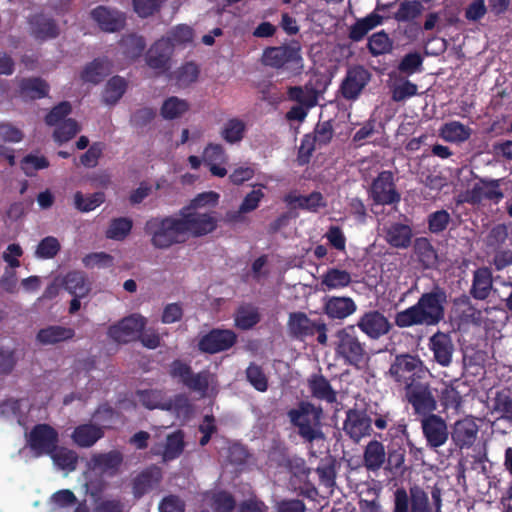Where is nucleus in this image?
<instances>
[{
  "mask_svg": "<svg viewBox=\"0 0 512 512\" xmlns=\"http://www.w3.org/2000/svg\"><path fill=\"white\" fill-rule=\"evenodd\" d=\"M445 301L446 296L443 292L433 291L425 293L415 305L395 314V324L399 328H408L416 325H436L444 318Z\"/></svg>",
  "mask_w": 512,
  "mask_h": 512,
  "instance_id": "obj_1",
  "label": "nucleus"
},
{
  "mask_svg": "<svg viewBox=\"0 0 512 512\" xmlns=\"http://www.w3.org/2000/svg\"><path fill=\"white\" fill-rule=\"evenodd\" d=\"M144 231L157 249H168L187 241L181 217H152L146 221Z\"/></svg>",
  "mask_w": 512,
  "mask_h": 512,
  "instance_id": "obj_2",
  "label": "nucleus"
},
{
  "mask_svg": "<svg viewBox=\"0 0 512 512\" xmlns=\"http://www.w3.org/2000/svg\"><path fill=\"white\" fill-rule=\"evenodd\" d=\"M333 345L336 354L342 357L346 363L359 369L367 365L369 355L355 334L353 326L338 330L335 333Z\"/></svg>",
  "mask_w": 512,
  "mask_h": 512,
  "instance_id": "obj_3",
  "label": "nucleus"
},
{
  "mask_svg": "<svg viewBox=\"0 0 512 512\" xmlns=\"http://www.w3.org/2000/svg\"><path fill=\"white\" fill-rule=\"evenodd\" d=\"M262 63L274 69L299 72L302 68L299 43L294 41L290 44L265 48L262 54Z\"/></svg>",
  "mask_w": 512,
  "mask_h": 512,
  "instance_id": "obj_4",
  "label": "nucleus"
},
{
  "mask_svg": "<svg viewBox=\"0 0 512 512\" xmlns=\"http://www.w3.org/2000/svg\"><path fill=\"white\" fill-rule=\"evenodd\" d=\"M429 374V370L417 357L411 355L397 356L389 369V375L396 382L404 384L408 389L415 385L416 379H423Z\"/></svg>",
  "mask_w": 512,
  "mask_h": 512,
  "instance_id": "obj_5",
  "label": "nucleus"
},
{
  "mask_svg": "<svg viewBox=\"0 0 512 512\" xmlns=\"http://www.w3.org/2000/svg\"><path fill=\"white\" fill-rule=\"evenodd\" d=\"M291 422L299 428V434L306 440H313L320 436L314 429L320 423V409H316L309 402H301L298 409H292L288 413Z\"/></svg>",
  "mask_w": 512,
  "mask_h": 512,
  "instance_id": "obj_6",
  "label": "nucleus"
},
{
  "mask_svg": "<svg viewBox=\"0 0 512 512\" xmlns=\"http://www.w3.org/2000/svg\"><path fill=\"white\" fill-rule=\"evenodd\" d=\"M59 442V434L55 428L46 423H40L31 429L27 443L35 456L50 455Z\"/></svg>",
  "mask_w": 512,
  "mask_h": 512,
  "instance_id": "obj_7",
  "label": "nucleus"
},
{
  "mask_svg": "<svg viewBox=\"0 0 512 512\" xmlns=\"http://www.w3.org/2000/svg\"><path fill=\"white\" fill-rule=\"evenodd\" d=\"M169 374L192 391L206 392L209 387V371L194 373L191 366L180 359L172 361Z\"/></svg>",
  "mask_w": 512,
  "mask_h": 512,
  "instance_id": "obj_8",
  "label": "nucleus"
},
{
  "mask_svg": "<svg viewBox=\"0 0 512 512\" xmlns=\"http://www.w3.org/2000/svg\"><path fill=\"white\" fill-rule=\"evenodd\" d=\"M180 215L185 237H187V234L193 237H202L212 233L217 228L218 221L211 213L192 211L189 207H185L180 211Z\"/></svg>",
  "mask_w": 512,
  "mask_h": 512,
  "instance_id": "obj_9",
  "label": "nucleus"
},
{
  "mask_svg": "<svg viewBox=\"0 0 512 512\" xmlns=\"http://www.w3.org/2000/svg\"><path fill=\"white\" fill-rule=\"evenodd\" d=\"M507 182L505 179H480L473 185L471 190L468 191V201L471 203H481L483 201H490L498 204L504 198V190Z\"/></svg>",
  "mask_w": 512,
  "mask_h": 512,
  "instance_id": "obj_10",
  "label": "nucleus"
},
{
  "mask_svg": "<svg viewBox=\"0 0 512 512\" xmlns=\"http://www.w3.org/2000/svg\"><path fill=\"white\" fill-rule=\"evenodd\" d=\"M146 326V318L132 314L109 326L107 335L117 343H128L136 338Z\"/></svg>",
  "mask_w": 512,
  "mask_h": 512,
  "instance_id": "obj_11",
  "label": "nucleus"
},
{
  "mask_svg": "<svg viewBox=\"0 0 512 512\" xmlns=\"http://www.w3.org/2000/svg\"><path fill=\"white\" fill-rule=\"evenodd\" d=\"M237 335L233 330L214 328L203 335L198 342V349L207 354H216L233 347Z\"/></svg>",
  "mask_w": 512,
  "mask_h": 512,
  "instance_id": "obj_12",
  "label": "nucleus"
},
{
  "mask_svg": "<svg viewBox=\"0 0 512 512\" xmlns=\"http://www.w3.org/2000/svg\"><path fill=\"white\" fill-rule=\"evenodd\" d=\"M90 18L106 33L120 32L126 25V15L116 8L98 5L90 11Z\"/></svg>",
  "mask_w": 512,
  "mask_h": 512,
  "instance_id": "obj_13",
  "label": "nucleus"
},
{
  "mask_svg": "<svg viewBox=\"0 0 512 512\" xmlns=\"http://www.w3.org/2000/svg\"><path fill=\"white\" fill-rule=\"evenodd\" d=\"M357 327L370 339L377 340L389 333L392 324L388 318L377 310L365 312L359 318Z\"/></svg>",
  "mask_w": 512,
  "mask_h": 512,
  "instance_id": "obj_14",
  "label": "nucleus"
},
{
  "mask_svg": "<svg viewBox=\"0 0 512 512\" xmlns=\"http://www.w3.org/2000/svg\"><path fill=\"white\" fill-rule=\"evenodd\" d=\"M407 399L416 414L430 415L437 408V402L427 384H415L407 389Z\"/></svg>",
  "mask_w": 512,
  "mask_h": 512,
  "instance_id": "obj_15",
  "label": "nucleus"
},
{
  "mask_svg": "<svg viewBox=\"0 0 512 512\" xmlns=\"http://www.w3.org/2000/svg\"><path fill=\"white\" fill-rule=\"evenodd\" d=\"M410 512H442V496L439 488L434 487L431 491L432 502L428 494L417 485L410 487Z\"/></svg>",
  "mask_w": 512,
  "mask_h": 512,
  "instance_id": "obj_16",
  "label": "nucleus"
},
{
  "mask_svg": "<svg viewBox=\"0 0 512 512\" xmlns=\"http://www.w3.org/2000/svg\"><path fill=\"white\" fill-rule=\"evenodd\" d=\"M345 433L355 442L370 435L371 419L363 410H349L344 421Z\"/></svg>",
  "mask_w": 512,
  "mask_h": 512,
  "instance_id": "obj_17",
  "label": "nucleus"
},
{
  "mask_svg": "<svg viewBox=\"0 0 512 512\" xmlns=\"http://www.w3.org/2000/svg\"><path fill=\"white\" fill-rule=\"evenodd\" d=\"M423 434L432 448L444 445L448 439V429L445 421L435 414L425 416L421 421Z\"/></svg>",
  "mask_w": 512,
  "mask_h": 512,
  "instance_id": "obj_18",
  "label": "nucleus"
},
{
  "mask_svg": "<svg viewBox=\"0 0 512 512\" xmlns=\"http://www.w3.org/2000/svg\"><path fill=\"white\" fill-rule=\"evenodd\" d=\"M371 195L379 204H392L399 201L400 196L395 190L393 174L390 171L381 172L374 180Z\"/></svg>",
  "mask_w": 512,
  "mask_h": 512,
  "instance_id": "obj_19",
  "label": "nucleus"
},
{
  "mask_svg": "<svg viewBox=\"0 0 512 512\" xmlns=\"http://www.w3.org/2000/svg\"><path fill=\"white\" fill-rule=\"evenodd\" d=\"M428 346L440 366L448 367L452 363L455 349L449 334L438 331L429 338Z\"/></svg>",
  "mask_w": 512,
  "mask_h": 512,
  "instance_id": "obj_20",
  "label": "nucleus"
},
{
  "mask_svg": "<svg viewBox=\"0 0 512 512\" xmlns=\"http://www.w3.org/2000/svg\"><path fill=\"white\" fill-rule=\"evenodd\" d=\"M162 481V471L152 465L137 474L132 480V493L135 499L142 498L145 494L159 486Z\"/></svg>",
  "mask_w": 512,
  "mask_h": 512,
  "instance_id": "obj_21",
  "label": "nucleus"
},
{
  "mask_svg": "<svg viewBox=\"0 0 512 512\" xmlns=\"http://www.w3.org/2000/svg\"><path fill=\"white\" fill-rule=\"evenodd\" d=\"M28 23L31 29V36L38 41L55 39L60 34V28L55 19L43 13L32 15Z\"/></svg>",
  "mask_w": 512,
  "mask_h": 512,
  "instance_id": "obj_22",
  "label": "nucleus"
},
{
  "mask_svg": "<svg viewBox=\"0 0 512 512\" xmlns=\"http://www.w3.org/2000/svg\"><path fill=\"white\" fill-rule=\"evenodd\" d=\"M49 84L40 77H26L18 81L17 96L23 101H35L48 96Z\"/></svg>",
  "mask_w": 512,
  "mask_h": 512,
  "instance_id": "obj_23",
  "label": "nucleus"
},
{
  "mask_svg": "<svg viewBox=\"0 0 512 512\" xmlns=\"http://www.w3.org/2000/svg\"><path fill=\"white\" fill-rule=\"evenodd\" d=\"M185 434L182 430H176L167 435L164 445H155L151 452L153 455H159L163 461L168 462L177 459L183 453L185 448Z\"/></svg>",
  "mask_w": 512,
  "mask_h": 512,
  "instance_id": "obj_24",
  "label": "nucleus"
},
{
  "mask_svg": "<svg viewBox=\"0 0 512 512\" xmlns=\"http://www.w3.org/2000/svg\"><path fill=\"white\" fill-rule=\"evenodd\" d=\"M123 454L119 450H111L106 453H97L91 457L93 469L110 477L116 476L123 464Z\"/></svg>",
  "mask_w": 512,
  "mask_h": 512,
  "instance_id": "obj_25",
  "label": "nucleus"
},
{
  "mask_svg": "<svg viewBox=\"0 0 512 512\" xmlns=\"http://www.w3.org/2000/svg\"><path fill=\"white\" fill-rule=\"evenodd\" d=\"M478 434V426L475 419L465 417L454 424L452 439L461 448L474 444Z\"/></svg>",
  "mask_w": 512,
  "mask_h": 512,
  "instance_id": "obj_26",
  "label": "nucleus"
},
{
  "mask_svg": "<svg viewBox=\"0 0 512 512\" xmlns=\"http://www.w3.org/2000/svg\"><path fill=\"white\" fill-rule=\"evenodd\" d=\"M171 53L172 48L166 41H156L146 54V63L153 70L165 72L169 68Z\"/></svg>",
  "mask_w": 512,
  "mask_h": 512,
  "instance_id": "obj_27",
  "label": "nucleus"
},
{
  "mask_svg": "<svg viewBox=\"0 0 512 512\" xmlns=\"http://www.w3.org/2000/svg\"><path fill=\"white\" fill-rule=\"evenodd\" d=\"M369 79L368 72L362 67H354L350 69L342 84L343 96L347 99H355L358 97Z\"/></svg>",
  "mask_w": 512,
  "mask_h": 512,
  "instance_id": "obj_28",
  "label": "nucleus"
},
{
  "mask_svg": "<svg viewBox=\"0 0 512 512\" xmlns=\"http://www.w3.org/2000/svg\"><path fill=\"white\" fill-rule=\"evenodd\" d=\"M75 336V330L61 325H50L40 329L36 334V341L41 345H55L71 340Z\"/></svg>",
  "mask_w": 512,
  "mask_h": 512,
  "instance_id": "obj_29",
  "label": "nucleus"
},
{
  "mask_svg": "<svg viewBox=\"0 0 512 512\" xmlns=\"http://www.w3.org/2000/svg\"><path fill=\"white\" fill-rule=\"evenodd\" d=\"M385 240L395 248H407L411 243L412 230L402 223H391L383 227Z\"/></svg>",
  "mask_w": 512,
  "mask_h": 512,
  "instance_id": "obj_30",
  "label": "nucleus"
},
{
  "mask_svg": "<svg viewBox=\"0 0 512 512\" xmlns=\"http://www.w3.org/2000/svg\"><path fill=\"white\" fill-rule=\"evenodd\" d=\"M71 437L77 446L89 448L104 437V431L101 427L91 423L81 424L75 427Z\"/></svg>",
  "mask_w": 512,
  "mask_h": 512,
  "instance_id": "obj_31",
  "label": "nucleus"
},
{
  "mask_svg": "<svg viewBox=\"0 0 512 512\" xmlns=\"http://www.w3.org/2000/svg\"><path fill=\"white\" fill-rule=\"evenodd\" d=\"M289 330L296 337H305L320 333V324L311 321L303 312L291 313L288 321Z\"/></svg>",
  "mask_w": 512,
  "mask_h": 512,
  "instance_id": "obj_32",
  "label": "nucleus"
},
{
  "mask_svg": "<svg viewBox=\"0 0 512 512\" xmlns=\"http://www.w3.org/2000/svg\"><path fill=\"white\" fill-rule=\"evenodd\" d=\"M471 134V128L459 121L447 122L439 129V136L444 141L456 144L467 141Z\"/></svg>",
  "mask_w": 512,
  "mask_h": 512,
  "instance_id": "obj_33",
  "label": "nucleus"
},
{
  "mask_svg": "<svg viewBox=\"0 0 512 512\" xmlns=\"http://www.w3.org/2000/svg\"><path fill=\"white\" fill-rule=\"evenodd\" d=\"M355 310L354 301L348 297H333L325 305V311L331 318L344 319L353 314Z\"/></svg>",
  "mask_w": 512,
  "mask_h": 512,
  "instance_id": "obj_34",
  "label": "nucleus"
},
{
  "mask_svg": "<svg viewBox=\"0 0 512 512\" xmlns=\"http://www.w3.org/2000/svg\"><path fill=\"white\" fill-rule=\"evenodd\" d=\"M260 319L258 308L251 304L239 306L234 314L235 326L241 330L252 329Z\"/></svg>",
  "mask_w": 512,
  "mask_h": 512,
  "instance_id": "obj_35",
  "label": "nucleus"
},
{
  "mask_svg": "<svg viewBox=\"0 0 512 512\" xmlns=\"http://www.w3.org/2000/svg\"><path fill=\"white\" fill-rule=\"evenodd\" d=\"M64 288L73 296L85 297L90 292V283L80 271H71L63 280Z\"/></svg>",
  "mask_w": 512,
  "mask_h": 512,
  "instance_id": "obj_36",
  "label": "nucleus"
},
{
  "mask_svg": "<svg viewBox=\"0 0 512 512\" xmlns=\"http://www.w3.org/2000/svg\"><path fill=\"white\" fill-rule=\"evenodd\" d=\"M386 452L384 445L379 441H370L364 451V464L368 470H378L384 464Z\"/></svg>",
  "mask_w": 512,
  "mask_h": 512,
  "instance_id": "obj_37",
  "label": "nucleus"
},
{
  "mask_svg": "<svg viewBox=\"0 0 512 512\" xmlns=\"http://www.w3.org/2000/svg\"><path fill=\"white\" fill-rule=\"evenodd\" d=\"M109 74L107 61L96 58L88 63L81 72V79L84 82L93 84L100 83Z\"/></svg>",
  "mask_w": 512,
  "mask_h": 512,
  "instance_id": "obj_38",
  "label": "nucleus"
},
{
  "mask_svg": "<svg viewBox=\"0 0 512 512\" xmlns=\"http://www.w3.org/2000/svg\"><path fill=\"white\" fill-rule=\"evenodd\" d=\"M127 88V83L120 76H113L108 80L103 91V102L109 105L116 104L123 96Z\"/></svg>",
  "mask_w": 512,
  "mask_h": 512,
  "instance_id": "obj_39",
  "label": "nucleus"
},
{
  "mask_svg": "<svg viewBox=\"0 0 512 512\" xmlns=\"http://www.w3.org/2000/svg\"><path fill=\"white\" fill-rule=\"evenodd\" d=\"M189 108L190 105L186 100L171 96L163 102L160 112L164 119L173 120L184 115Z\"/></svg>",
  "mask_w": 512,
  "mask_h": 512,
  "instance_id": "obj_40",
  "label": "nucleus"
},
{
  "mask_svg": "<svg viewBox=\"0 0 512 512\" xmlns=\"http://www.w3.org/2000/svg\"><path fill=\"white\" fill-rule=\"evenodd\" d=\"M121 413L115 410L109 403L100 404L93 413V419L102 429H111L121 418Z\"/></svg>",
  "mask_w": 512,
  "mask_h": 512,
  "instance_id": "obj_41",
  "label": "nucleus"
},
{
  "mask_svg": "<svg viewBox=\"0 0 512 512\" xmlns=\"http://www.w3.org/2000/svg\"><path fill=\"white\" fill-rule=\"evenodd\" d=\"M54 464L62 470L74 471L78 463V455L75 451L66 447L56 446L53 453L49 455Z\"/></svg>",
  "mask_w": 512,
  "mask_h": 512,
  "instance_id": "obj_42",
  "label": "nucleus"
},
{
  "mask_svg": "<svg viewBox=\"0 0 512 512\" xmlns=\"http://www.w3.org/2000/svg\"><path fill=\"white\" fill-rule=\"evenodd\" d=\"M492 288L491 272L487 268H480L474 274L472 294L477 299L488 297Z\"/></svg>",
  "mask_w": 512,
  "mask_h": 512,
  "instance_id": "obj_43",
  "label": "nucleus"
},
{
  "mask_svg": "<svg viewBox=\"0 0 512 512\" xmlns=\"http://www.w3.org/2000/svg\"><path fill=\"white\" fill-rule=\"evenodd\" d=\"M245 130L246 125L242 120L232 118L224 124L220 134L224 141L235 144L244 138Z\"/></svg>",
  "mask_w": 512,
  "mask_h": 512,
  "instance_id": "obj_44",
  "label": "nucleus"
},
{
  "mask_svg": "<svg viewBox=\"0 0 512 512\" xmlns=\"http://www.w3.org/2000/svg\"><path fill=\"white\" fill-rule=\"evenodd\" d=\"M284 200L291 207L317 211V208L320 206V192H313L308 196L289 193L285 196Z\"/></svg>",
  "mask_w": 512,
  "mask_h": 512,
  "instance_id": "obj_45",
  "label": "nucleus"
},
{
  "mask_svg": "<svg viewBox=\"0 0 512 512\" xmlns=\"http://www.w3.org/2000/svg\"><path fill=\"white\" fill-rule=\"evenodd\" d=\"M320 134V121H318L314 128V134H306L298 150L297 163L304 166L310 162V157L315 150L317 134Z\"/></svg>",
  "mask_w": 512,
  "mask_h": 512,
  "instance_id": "obj_46",
  "label": "nucleus"
},
{
  "mask_svg": "<svg viewBox=\"0 0 512 512\" xmlns=\"http://www.w3.org/2000/svg\"><path fill=\"white\" fill-rule=\"evenodd\" d=\"M104 201L105 193L102 191L94 192L86 197L80 191L74 194V205L81 212H90L99 207Z\"/></svg>",
  "mask_w": 512,
  "mask_h": 512,
  "instance_id": "obj_47",
  "label": "nucleus"
},
{
  "mask_svg": "<svg viewBox=\"0 0 512 512\" xmlns=\"http://www.w3.org/2000/svg\"><path fill=\"white\" fill-rule=\"evenodd\" d=\"M132 226L133 222L129 218H114L111 220L105 235L108 239L121 241L130 234Z\"/></svg>",
  "mask_w": 512,
  "mask_h": 512,
  "instance_id": "obj_48",
  "label": "nucleus"
},
{
  "mask_svg": "<svg viewBox=\"0 0 512 512\" xmlns=\"http://www.w3.org/2000/svg\"><path fill=\"white\" fill-rule=\"evenodd\" d=\"M213 512H233L236 508L235 497L226 490L214 492L210 498Z\"/></svg>",
  "mask_w": 512,
  "mask_h": 512,
  "instance_id": "obj_49",
  "label": "nucleus"
},
{
  "mask_svg": "<svg viewBox=\"0 0 512 512\" xmlns=\"http://www.w3.org/2000/svg\"><path fill=\"white\" fill-rule=\"evenodd\" d=\"M120 45L126 57L135 59L142 55L146 47V42L142 36L129 34L121 39Z\"/></svg>",
  "mask_w": 512,
  "mask_h": 512,
  "instance_id": "obj_50",
  "label": "nucleus"
},
{
  "mask_svg": "<svg viewBox=\"0 0 512 512\" xmlns=\"http://www.w3.org/2000/svg\"><path fill=\"white\" fill-rule=\"evenodd\" d=\"M382 23V17L377 14H370L367 17L357 21L350 32V37L355 40H361L371 29Z\"/></svg>",
  "mask_w": 512,
  "mask_h": 512,
  "instance_id": "obj_51",
  "label": "nucleus"
},
{
  "mask_svg": "<svg viewBox=\"0 0 512 512\" xmlns=\"http://www.w3.org/2000/svg\"><path fill=\"white\" fill-rule=\"evenodd\" d=\"M423 11L422 4L417 0H405L400 3L394 18L399 22H407L417 18Z\"/></svg>",
  "mask_w": 512,
  "mask_h": 512,
  "instance_id": "obj_52",
  "label": "nucleus"
},
{
  "mask_svg": "<svg viewBox=\"0 0 512 512\" xmlns=\"http://www.w3.org/2000/svg\"><path fill=\"white\" fill-rule=\"evenodd\" d=\"M440 401L445 408L457 409L460 406L462 398L457 381L444 384V388L440 392Z\"/></svg>",
  "mask_w": 512,
  "mask_h": 512,
  "instance_id": "obj_53",
  "label": "nucleus"
},
{
  "mask_svg": "<svg viewBox=\"0 0 512 512\" xmlns=\"http://www.w3.org/2000/svg\"><path fill=\"white\" fill-rule=\"evenodd\" d=\"M80 130L76 120L68 118L62 121L54 130L53 137L56 142L62 144L71 140Z\"/></svg>",
  "mask_w": 512,
  "mask_h": 512,
  "instance_id": "obj_54",
  "label": "nucleus"
},
{
  "mask_svg": "<svg viewBox=\"0 0 512 512\" xmlns=\"http://www.w3.org/2000/svg\"><path fill=\"white\" fill-rule=\"evenodd\" d=\"M49 165V160L45 156L35 154H28L21 161V169L28 177L34 176L36 171L46 169Z\"/></svg>",
  "mask_w": 512,
  "mask_h": 512,
  "instance_id": "obj_55",
  "label": "nucleus"
},
{
  "mask_svg": "<svg viewBox=\"0 0 512 512\" xmlns=\"http://www.w3.org/2000/svg\"><path fill=\"white\" fill-rule=\"evenodd\" d=\"M199 76V68L193 62H187L175 71V79L179 86L186 87L195 82Z\"/></svg>",
  "mask_w": 512,
  "mask_h": 512,
  "instance_id": "obj_56",
  "label": "nucleus"
},
{
  "mask_svg": "<svg viewBox=\"0 0 512 512\" xmlns=\"http://www.w3.org/2000/svg\"><path fill=\"white\" fill-rule=\"evenodd\" d=\"M246 378L257 391L265 392L268 389L267 377L259 365L250 363L246 369Z\"/></svg>",
  "mask_w": 512,
  "mask_h": 512,
  "instance_id": "obj_57",
  "label": "nucleus"
},
{
  "mask_svg": "<svg viewBox=\"0 0 512 512\" xmlns=\"http://www.w3.org/2000/svg\"><path fill=\"white\" fill-rule=\"evenodd\" d=\"M351 281L350 274L345 270L331 269L322 278V284L328 288L338 289L347 286Z\"/></svg>",
  "mask_w": 512,
  "mask_h": 512,
  "instance_id": "obj_58",
  "label": "nucleus"
},
{
  "mask_svg": "<svg viewBox=\"0 0 512 512\" xmlns=\"http://www.w3.org/2000/svg\"><path fill=\"white\" fill-rule=\"evenodd\" d=\"M82 262L86 268H109L113 266L114 258L106 252H93L83 257Z\"/></svg>",
  "mask_w": 512,
  "mask_h": 512,
  "instance_id": "obj_59",
  "label": "nucleus"
},
{
  "mask_svg": "<svg viewBox=\"0 0 512 512\" xmlns=\"http://www.w3.org/2000/svg\"><path fill=\"white\" fill-rule=\"evenodd\" d=\"M287 94L290 100L298 102L299 105L311 108L316 105L318 91H314V93L311 94L308 91H304L300 86H292L288 88Z\"/></svg>",
  "mask_w": 512,
  "mask_h": 512,
  "instance_id": "obj_60",
  "label": "nucleus"
},
{
  "mask_svg": "<svg viewBox=\"0 0 512 512\" xmlns=\"http://www.w3.org/2000/svg\"><path fill=\"white\" fill-rule=\"evenodd\" d=\"M369 50L374 55L387 53L392 48V42L388 35L381 31L373 34L368 42Z\"/></svg>",
  "mask_w": 512,
  "mask_h": 512,
  "instance_id": "obj_61",
  "label": "nucleus"
},
{
  "mask_svg": "<svg viewBox=\"0 0 512 512\" xmlns=\"http://www.w3.org/2000/svg\"><path fill=\"white\" fill-rule=\"evenodd\" d=\"M60 251V243L57 238L47 236L43 238L36 249V255L42 259H51Z\"/></svg>",
  "mask_w": 512,
  "mask_h": 512,
  "instance_id": "obj_62",
  "label": "nucleus"
},
{
  "mask_svg": "<svg viewBox=\"0 0 512 512\" xmlns=\"http://www.w3.org/2000/svg\"><path fill=\"white\" fill-rule=\"evenodd\" d=\"M203 160L208 166L223 164L227 160V155L221 144L209 143L203 151Z\"/></svg>",
  "mask_w": 512,
  "mask_h": 512,
  "instance_id": "obj_63",
  "label": "nucleus"
},
{
  "mask_svg": "<svg viewBox=\"0 0 512 512\" xmlns=\"http://www.w3.org/2000/svg\"><path fill=\"white\" fill-rule=\"evenodd\" d=\"M493 411L499 418L512 417V399L508 394L499 393L494 399Z\"/></svg>",
  "mask_w": 512,
  "mask_h": 512,
  "instance_id": "obj_64",
  "label": "nucleus"
}]
</instances>
